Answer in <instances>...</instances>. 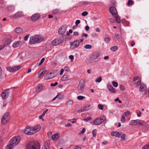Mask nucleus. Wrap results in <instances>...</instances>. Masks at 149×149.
Returning <instances> with one entry per match:
<instances>
[{
  "label": "nucleus",
  "mask_w": 149,
  "mask_h": 149,
  "mask_svg": "<svg viewBox=\"0 0 149 149\" xmlns=\"http://www.w3.org/2000/svg\"><path fill=\"white\" fill-rule=\"evenodd\" d=\"M43 37L41 35H35L31 36L30 37L29 43L30 44L33 45L39 43L44 40Z\"/></svg>",
  "instance_id": "f257e3e1"
},
{
  "label": "nucleus",
  "mask_w": 149,
  "mask_h": 149,
  "mask_svg": "<svg viewBox=\"0 0 149 149\" xmlns=\"http://www.w3.org/2000/svg\"><path fill=\"white\" fill-rule=\"evenodd\" d=\"M26 148V149H40V144L37 141H31L27 144Z\"/></svg>",
  "instance_id": "f03ea898"
},
{
  "label": "nucleus",
  "mask_w": 149,
  "mask_h": 149,
  "mask_svg": "<svg viewBox=\"0 0 149 149\" xmlns=\"http://www.w3.org/2000/svg\"><path fill=\"white\" fill-rule=\"evenodd\" d=\"M129 125H141L146 127H147L148 125L146 122L139 119L130 121L129 123Z\"/></svg>",
  "instance_id": "7ed1b4c3"
},
{
  "label": "nucleus",
  "mask_w": 149,
  "mask_h": 149,
  "mask_svg": "<svg viewBox=\"0 0 149 149\" xmlns=\"http://www.w3.org/2000/svg\"><path fill=\"white\" fill-rule=\"evenodd\" d=\"M10 116L9 113L6 112L3 116L1 120V123L3 125H5L9 121Z\"/></svg>",
  "instance_id": "20e7f679"
},
{
  "label": "nucleus",
  "mask_w": 149,
  "mask_h": 149,
  "mask_svg": "<svg viewBox=\"0 0 149 149\" xmlns=\"http://www.w3.org/2000/svg\"><path fill=\"white\" fill-rule=\"evenodd\" d=\"M85 85V82L82 79L79 82L77 87V90L79 93H81L84 91Z\"/></svg>",
  "instance_id": "39448f33"
},
{
  "label": "nucleus",
  "mask_w": 149,
  "mask_h": 149,
  "mask_svg": "<svg viewBox=\"0 0 149 149\" xmlns=\"http://www.w3.org/2000/svg\"><path fill=\"white\" fill-rule=\"evenodd\" d=\"M106 119L104 116H102L100 118H98L95 119L93 122L94 125H98L101 124Z\"/></svg>",
  "instance_id": "423d86ee"
},
{
  "label": "nucleus",
  "mask_w": 149,
  "mask_h": 149,
  "mask_svg": "<svg viewBox=\"0 0 149 149\" xmlns=\"http://www.w3.org/2000/svg\"><path fill=\"white\" fill-rule=\"evenodd\" d=\"M20 140V138L19 136H15L11 139L10 143L13 146H15L19 143Z\"/></svg>",
  "instance_id": "0eeeda50"
},
{
  "label": "nucleus",
  "mask_w": 149,
  "mask_h": 149,
  "mask_svg": "<svg viewBox=\"0 0 149 149\" xmlns=\"http://www.w3.org/2000/svg\"><path fill=\"white\" fill-rule=\"evenodd\" d=\"M57 70H55L49 74H47L44 78L45 80H47L52 79L54 77L57 73Z\"/></svg>",
  "instance_id": "6e6552de"
},
{
  "label": "nucleus",
  "mask_w": 149,
  "mask_h": 149,
  "mask_svg": "<svg viewBox=\"0 0 149 149\" xmlns=\"http://www.w3.org/2000/svg\"><path fill=\"white\" fill-rule=\"evenodd\" d=\"M9 89H6L3 91L1 94V97L3 99L5 100L8 97L10 94Z\"/></svg>",
  "instance_id": "1a4fd4ad"
},
{
  "label": "nucleus",
  "mask_w": 149,
  "mask_h": 149,
  "mask_svg": "<svg viewBox=\"0 0 149 149\" xmlns=\"http://www.w3.org/2000/svg\"><path fill=\"white\" fill-rule=\"evenodd\" d=\"M63 40L62 37L61 38L55 39L51 42V45L53 46L58 45L62 42Z\"/></svg>",
  "instance_id": "9d476101"
},
{
  "label": "nucleus",
  "mask_w": 149,
  "mask_h": 149,
  "mask_svg": "<svg viewBox=\"0 0 149 149\" xmlns=\"http://www.w3.org/2000/svg\"><path fill=\"white\" fill-rule=\"evenodd\" d=\"M139 91L141 92L142 94H146L147 91V88L146 85L143 83L141 84L140 87Z\"/></svg>",
  "instance_id": "9b49d317"
},
{
  "label": "nucleus",
  "mask_w": 149,
  "mask_h": 149,
  "mask_svg": "<svg viewBox=\"0 0 149 149\" xmlns=\"http://www.w3.org/2000/svg\"><path fill=\"white\" fill-rule=\"evenodd\" d=\"M67 28L66 25H63L61 26L59 29L58 33L59 35H63L66 31Z\"/></svg>",
  "instance_id": "f8f14e48"
},
{
  "label": "nucleus",
  "mask_w": 149,
  "mask_h": 149,
  "mask_svg": "<svg viewBox=\"0 0 149 149\" xmlns=\"http://www.w3.org/2000/svg\"><path fill=\"white\" fill-rule=\"evenodd\" d=\"M21 66L17 65L15 66L12 68L8 67L7 68V69L9 72H12L17 71L21 68Z\"/></svg>",
  "instance_id": "ddd939ff"
},
{
  "label": "nucleus",
  "mask_w": 149,
  "mask_h": 149,
  "mask_svg": "<svg viewBox=\"0 0 149 149\" xmlns=\"http://www.w3.org/2000/svg\"><path fill=\"white\" fill-rule=\"evenodd\" d=\"M23 16V14L22 12H19L16 13L15 14L11 15L10 17L13 19H16L22 17Z\"/></svg>",
  "instance_id": "4468645a"
},
{
  "label": "nucleus",
  "mask_w": 149,
  "mask_h": 149,
  "mask_svg": "<svg viewBox=\"0 0 149 149\" xmlns=\"http://www.w3.org/2000/svg\"><path fill=\"white\" fill-rule=\"evenodd\" d=\"M91 105H86L85 106L83 107L81 109L78 110V111L79 112H82L87 111L91 109Z\"/></svg>",
  "instance_id": "2eb2a0df"
},
{
  "label": "nucleus",
  "mask_w": 149,
  "mask_h": 149,
  "mask_svg": "<svg viewBox=\"0 0 149 149\" xmlns=\"http://www.w3.org/2000/svg\"><path fill=\"white\" fill-rule=\"evenodd\" d=\"M133 80L134 82V84L137 86L139 85L141 83V79L137 76L134 77Z\"/></svg>",
  "instance_id": "dca6fc26"
},
{
  "label": "nucleus",
  "mask_w": 149,
  "mask_h": 149,
  "mask_svg": "<svg viewBox=\"0 0 149 149\" xmlns=\"http://www.w3.org/2000/svg\"><path fill=\"white\" fill-rule=\"evenodd\" d=\"M24 132L26 134L28 135L33 134L32 128L26 127L24 129Z\"/></svg>",
  "instance_id": "f3484780"
},
{
  "label": "nucleus",
  "mask_w": 149,
  "mask_h": 149,
  "mask_svg": "<svg viewBox=\"0 0 149 149\" xmlns=\"http://www.w3.org/2000/svg\"><path fill=\"white\" fill-rule=\"evenodd\" d=\"M80 44L79 41L78 40L74 41L71 44V47L74 49L77 47Z\"/></svg>",
  "instance_id": "a211bd4d"
},
{
  "label": "nucleus",
  "mask_w": 149,
  "mask_h": 149,
  "mask_svg": "<svg viewBox=\"0 0 149 149\" xmlns=\"http://www.w3.org/2000/svg\"><path fill=\"white\" fill-rule=\"evenodd\" d=\"M40 15L39 14H36L31 16V19L33 22H35L40 18Z\"/></svg>",
  "instance_id": "6ab92c4d"
},
{
  "label": "nucleus",
  "mask_w": 149,
  "mask_h": 149,
  "mask_svg": "<svg viewBox=\"0 0 149 149\" xmlns=\"http://www.w3.org/2000/svg\"><path fill=\"white\" fill-rule=\"evenodd\" d=\"M109 10L110 13L112 15H115L117 13L116 9L114 7L112 6L109 9Z\"/></svg>",
  "instance_id": "aec40b11"
},
{
  "label": "nucleus",
  "mask_w": 149,
  "mask_h": 149,
  "mask_svg": "<svg viewBox=\"0 0 149 149\" xmlns=\"http://www.w3.org/2000/svg\"><path fill=\"white\" fill-rule=\"evenodd\" d=\"M41 129V127L40 125H37L33 128H32L33 134L36 133L37 132L39 131Z\"/></svg>",
  "instance_id": "412c9836"
},
{
  "label": "nucleus",
  "mask_w": 149,
  "mask_h": 149,
  "mask_svg": "<svg viewBox=\"0 0 149 149\" xmlns=\"http://www.w3.org/2000/svg\"><path fill=\"white\" fill-rule=\"evenodd\" d=\"M108 88L109 91L113 93H115L116 92L115 88L110 85L108 86Z\"/></svg>",
  "instance_id": "4be33fe9"
},
{
  "label": "nucleus",
  "mask_w": 149,
  "mask_h": 149,
  "mask_svg": "<svg viewBox=\"0 0 149 149\" xmlns=\"http://www.w3.org/2000/svg\"><path fill=\"white\" fill-rule=\"evenodd\" d=\"M15 32L18 34H22L23 33L22 29L20 27L16 28L15 29Z\"/></svg>",
  "instance_id": "5701e85b"
},
{
  "label": "nucleus",
  "mask_w": 149,
  "mask_h": 149,
  "mask_svg": "<svg viewBox=\"0 0 149 149\" xmlns=\"http://www.w3.org/2000/svg\"><path fill=\"white\" fill-rule=\"evenodd\" d=\"M59 134L58 133H56L54 134L52 136V139L54 141L56 140L58 138Z\"/></svg>",
  "instance_id": "b1692460"
},
{
  "label": "nucleus",
  "mask_w": 149,
  "mask_h": 149,
  "mask_svg": "<svg viewBox=\"0 0 149 149\" xmlns=\"http://www.w3.org/2000/svg\"><path fill=\"white\" fill-rule=\"evenodd\" d=\"M99 56V54L98 53H94L92 55L91 58L93 59L94 60L97 59Z\"/></svg>",
  "instance_id": "393cba45"
},
{
  "label": "nucleus",
  "mask_w": 149,
  "mask_h": 149,
  "mask_svg": "<svg viewBox=\"0 0 149 149\" xmlns=\"http://www.w3.org/2000/svg\"><path fill=\"white\" fill-rule=\"evenodd\" d=\"M45 72V70L42 69L41 70L38 72V74L39 75L38 77H40L44 75Z\"/></svg>",
  "instance_id": "a878e982"
},
{
  "label": "nucleus",
  "mask_w": 149,
  "mask_h": 149,
  "mask_svg": "<svg viewBox=\"0 0 149 149\" xmlns=\"http://www.w3.org/2000/svg\"><path fill=\"white\" fill-rule=\"evenodd\" d=\"M7 9L10 12H13L15 10L14 7L12 6H8Z\"/></svg>",
  "instance_id": "bb28decb"
},
{
  "label": "nucleus",
  "mask_w": 149,
  "mask_h": 149,
  "mask_svg": "<svg viewBox=\"0 0 149 149\" xmlns=\"http://www.w3.org/2000/svg\"><path fill=\"white\" fill-rule=\"evenodd\" d=\"M19 45V41H17L14 42L13 45V47L16 48L18 47Z\"/></svg>",
  "instance_id": "cd10ccee"
},
{
  "label": "nucleus",
  "mask_w": 149,
  "mask_h": 149,
  "mask_svg": "<svg viewBox=\"0 0 149 149\" xmlns=\"http://www.w3.org/2000/svg\"><path fill=\"white\" fill-rule=\"evenodd\" d=\"M13 147L14 146L10 143L9 144L6 146L5 149H13Z\"/></svg>",
  "instance_id": "c85d7f7f"
},
{
  "label": "nucleus",
  "mask_w": 149,
  "mask_h": 149,
  "mask_svg": "<svg viewBox=\"0 0 149 149\" xmlns=\"http://www.w3.org/2000/svg\"><path fill=\"white\" fill-rule=\"evenodd\" d=\"M69 78V76L68 75H64L62 77V81H65Z\"/></svg>",
  "instance_id": "c756f323"
},
{
  "label": "nucleus",
  "mask_w": 149,
  "mask_h": 149,
  "mask_svg": "<svg viewBox=\"0 0 149 149\" xmlns=\"http://www.w3.org/2000/svg\"><path fill=\"white\" fill-rule=\"evenodd\" d=\"M118 48V47L117 46H114L113 47H111L110 49L113 52H114Z\"/></svg>",
  "instance_id": "7c9ffc66"
},
{
  "label": "nucleus",
  "mask_w": 149,
  "mask_h": 149,
  "mask_svg": "<svg viewBox=\"0 0 149 149\" xmlns=\"http://www.w3.org/2000/svg\"><path fill=\"white\" fill-rule=\"evenodd\" d=\"M92 47L91 45L88 44L84 46V48L86 49H91Z\"/></svg>",
  "instance_id": "2f4dec72"
},
{
  "label": "nucleus",
  "mask_w": 149,
  "mask_h": 149,
  "mask_svg": "<svg viewBox=\"0 0 149 149\" xmlns=\"http://www.w3.org/2000/svg\"><path fill=\"white\" fill-rule=\"evenodd\" d=\"M49 144L48 143H45L44 146V149H49Z\"/></svg>",
  "instance_id": "473e14b6"
},
{
  "label": "nucleus",
  "mask_w": 149,
  "mask_h": 149,
  "mask_svg": "<svg viewBox=\"0 0 149 149\" xmlns=\"http://www.w3.org/2000/svg\"><path fill=\"white\" fill-rule=\"evenodd\" d=\"M120 36L119 34L117 33L115 34L114 36V39L115 40H118L120 38Z\"/></svg>",
  "instance_id": "72a5a7b5"
},
{
  "label": "nucleus",
  "mask_w": 149,
  "mask_h": 149,
  "mask_svg": "<svg viewBox=\"0 0 149 149\" xmlns=\"http://www.w3.org/2000/svg\"><path fill=\"white\" fill-rule=\"evenodd\" d=\"M120 120L121 122L122 123H124L125 122V120L124 115H123L122 116Z\"/></svg>",
  "instance_id": "f704fd0d"
},
{
  "label": "nucleus",
  "mask_w": 149,
  "mask_h": 149,
  "mask_svg": "<svg viewBox=\"0 0 149 149\" xmlns=\"http://www.w3.org/2000/svg\"><path fill=\"white\" fill-rule=\"evenodd\" d=\"M102 78L101 77H99L97 78L95 80V82L99 83L101 81Z\"/></svg>",
  "instance_id": "c9c22d12"
},
{
  "label": "nucleus",
  "mask_w": 149,
  "mask_h": 149,
  "mask_svg": "<svg viewBox=\"0 0 149 149\" xmlns=\"http://www.w3.org/2000/svg\"><path fill=\"white\" fill-rule=\"evenodd\" d=\"M110 38L109 37H107L104 39V41L106 43H109L110 40Z\"/></svg>",
  "instance_id": "e433bc0d"
},
{
  "label": "nucleus",
  "mask_w": 149,
  "mask_h": 149,
  "mask_svg": "<svg viewBox=\"0 0 149 149\" xmlns=\"http://www.w3.org/2000/svg\"><path fill=\"white\" fill-rule=\"evenodd\" d=\"M122 133L121 132H116V134L115 136L119 138H120Z\"/></svg>",
  "instance_id": "4c0bfd02"
},
{
  "label": "nucleus",
  "mask_w": 149,
  "mask_h": 149,
  "mask_svg": "<svg viewBox=\"0 0 149 149\" xmlns=\"http://www.w3.org/2000/svg\"><path fill=\"white\" fill-rule=\"evenodd\" d=\"M85 98V97L82 96H79L77 97V99L79 100H82Z\"/></svg>",
  "instance_id": "58836bf2"
},
{
  "label": "nucleus",
  "mask_w": 149,
  "mask_h": 149,
  "mask_svg": "<svg viewBox=\"0 0 149 149\" xmlns=\"http://www.w3.org/2000/svg\"><path fill=\"white\" fill-rule=\"evenodd\" d=\"M59 10L58 9H56L53 10V13L54 14H56L58 13L59 11Z\"/></svg>",
  "instance_id": "ea45409f"
},
{
  "label": "nucleus",
  "mask_w": 149,
  "mask_h": 149,
  "mask_svg": "<svg viewBox=\"0 0 149 149\" xmlns=\"http://www.w3.org/2000/svg\"><path fill=\"white\" fill-rule=\"evenodd\" d=\"M142 149H149V144L144 146L142 148Z\"/></svg>",
  "instance_id": "a19ab883"
},
{
  "label": "nucleus",
  "mask_w": 149,
  "mask_h": 149,
  "mask_svg": "<svg viewBox=\"0 0 149 149\" xmlns=\"http://www.w3.org/2000/svg\"><path fill=\"white\" fill-rule=\"evenodd\" d=\"M96 132L97 130L96 129H94L93 130L92 133L93 137H95L96 136Z\"/></svg>",
  "instance_id": "79ce46f5"
},
{
  "label": "nucleus",
  "mask_w": 149,
  "mask_h": 149,
  "mask_svg": "<svg viewBox=\"0 0 149 149\" xmlns=\"http://www.w3.org/2000/svg\"><path fill=\"white\" fill-rule=\"evenodd\" d=\"M133 1L132 0H129L128 1L127 5L128 6H130L133 4Z\"/></svg>",
  "instance_id": "37998d69"
},
{
  "label": "nucleus",
  "mask_w": 149,
  "mask_h": 149,
  "mask_svg": "<svg viewBox=\"0 0 149 149\" xmlns=\"http://www.w3.org/2000/svg\"><path fill=\"white\" fill-rule=\"evenodd\" d=\"M91 119V118L90 117H88L86 118H84L83 119V120L86 121L88 122Z\"/></svg>",
  "instance_id": "c03bdc74"
},
{
  "label": "nucleus",
  "mask_w": 149,
  "mask_h": 149,
  "mask_svg": "<svg viewBox=\"0 0 149 149\" xmlns=\"http://www.w3.org/2000/svg\"><path fill=\"white\" fill-rule=\"evenodd\" d=\"M42 86L41 85H38L37 86V90L40 91V90H42Z\"/></svg>",
  "instance_id": "a18cd8bd"
},
{
  "label": "nucleus",
  "mask_w": 149,
  "mask_h": 149,
  "mask_svg": "<svg viewBox=\"0 0 149 149\" xmlns=\"http://www.w3.org/2000/svg\"><path fill=\"white\" fill-rule=\"evenodd\" d=\"M112 84L113 86L114 87H116L118 86V83L115 81H113L112 82Z\"/></svg>",
  "instance_id": "49530a36"
},
{
  "label": "nucleus",
  "mask_w": 149,
  "mask_h": 149,
  "mask_svg": "<svg viewBox=\"0 0 149 149\" xmlns=\"http://www.w3.org/2000/svg\"><path fill=\"white\" fill-rule=\"evenodd\" d=\"M73 103V101L72 100H69L66 102V104L69 105H72Z\"/></svg>",
  "instance_id": "de8ad7c7"
},
{
  "label": "nucleus",
  "mask_w": 149,
  "mask_h": 149,
  "mask_svg": "<svg viewBox=\"0 0 149 149\" xmlns=\"http://www.w3.org/2000/svg\"><path fill=\"white\" fill-rule=\"evenodd\" d=\"M116 19L118 23H120V18L118 16H117L116 17Z\"/></svg>",
  "instance_id": "09e8293b"
},
{
  "label": "nucleus",
  "mask_w": 149,
  "mask_h": 149,
  "mask_svg": "<svg viewBox=\"0 0 149 149\" xmlns=\"http://www.w3.org/2000/svg\"><path fill=\"white\" fill-rule=\"evenodd\" d=\"M126 136V135L125 134H121L120 138H121L122 140H124L125 139Z\"/></svg>",
  "instance_id": "8fccbe9b"
},
{
  "label": "nucleus",
  "mask_w": 149,
  "mask_h": 149,
  "mask_svg": "<svg viewBox=\"0 0 149 149\" xmlns=\"http://www.w3.org/2000/svg\"><path fill=\"white\" fill-rule=\"evenodd\" d=\"M103 105L102 104H99L98 105V107L101 110H103Z\"/></svg>",
  "instance_id": "3c124183"
},
{
  "label": "nucleus",
  "mask_w": 149,
  "mask_h": 149,
  "mask_svg": "<svg viewBox=\"0 0 149 149\" xmlns=\"http://www.w3.org/2000/svg\"><path fill=\"white\" fill-rule=\"evenodd\" d=\"M88 13L87 12L84 11L82 13H81V15L83 16H85L88 15Z\"/></svg>",
  "instance_id": "603ef678"
},
{
  "label": "nucleus",
  "mask_w": 149,
  "mask_h": 149,
  "mask_svg": "<svg viewBox=\"0 0 149 149\" xmlns=\"http://www.w3.org/2000/svg\"><path fill=\"white\" fill-rule=\"evenodd\" d=\"M30 36L29 34H27L26 35V36L24 37V40L25 41H26L27 40L28 38Z\"/></svg>",
  "instance_id": "864d4df0"
},
{
  "label": "nucleus",
  "mask_w": 149,
  "mask_h": 149,
  "mask_svg": "<svg viewBox=\"0 0 149 149\" xmlns=\"http://www.w3.org/2000/svg\"><path fill=\"white\" fill-rule=\"evenodd\" d=\"M125 116H128L130 115V111H127L124 112Z\"/></svg>",
  "instance_id": "5fc2aeb1"
},
{
  "label": "nucleus",
  "mask_w": 149,
  "mask_h": 149,
  "mask_svg": "<svg viewBox=\"0 0 149 149\" xmlns=\"http://www.w3.org/2000/svg\"><path fill=\"white\" fill-rule=\"evenodd\" d=\"M58 84V83L57 82H55V83L53 84L51 83L50 85L51 86H54L57 85Z\"/></svg>",
  "instance_id": "6e6d98bb"
},
{
  "label": "nucleus",
  "mask_w": 149,
  "mask_h": 149,
  "mask_svg": "<svg viewBox=\"0 0 149 149\" xmlns=\"http://www.w3.org/2000/svg\"><path fill=\"white\" fill-rule=\"evenodd\" d=\"M44 61H45V58H43L40 61L39 64V65H41L42 63Z\"/></svg>",
  "instance_id": "4d7b16f0"
},
{
  "label": "nucleus",
  "mask_w": 149,
  "mask_h": 149,
  "mask_svg": "<svg viewBox=\"0 0 149 149\" xmlns=\"http://www.w3.org/2000/svg\"><path fill=\"white\" fill-rule=\"evenodd\" d=\"M80 23V21L79 20H77L75 22V24L76 26Z\"/></svg>",
  "instance_id": "13d9d810"
},
{
  "label": "nucleus",
  "mask_w": 149,
  "mask_h": 149,
  "mask_svg": "<svg viewBox=\"0 0 149 149\" xmlns=\"http://www.w3.org/2000/svg\"><path fill=\"white\" fill-rule=\"evenodd\" d=\"M119 87L120 89L122 90H123L125 89L124 87L122 85H119Z\"/></svg>",
  "instance_id": "bf43d9fd"
},
{
  "label": "nucleus",
  "mask_w": 149,
  "mask_h": 149,
  "mask_svg": "<svg viewBox=\"0 0 149 149\" xmlns=\"http://www.w3.org/2000/svg\"><path fill=\"white\" fill-rule=\"evenodd\" d=\"M74 57L73 56L71 55L69 56V58L71 60V62H72L74 59Z\"/></svg>",
  "instance_id": "052dcab7"
},
{
  "label": "nucleus",
  "mask_w": 149,
  "mask_h": 149,
  "mask_svg": "<svg viewBox=\"0 0 149 149\" xmlns=\"http://www.w3.org/2000/svg\"><path fill=\"white\" fill-rule=\"evenodd\" d=\"M86 131V129L85 128H83L82 130L80 132V133L81 134H83Z\"/></svg>",
  "instance_id": "680f3d73"
},
{
  "label": "nucleus",
  "mask_w": 149,
  "mask_h": 149,
  "mask_svg": "<svg viewBox=\"0 0 149 149\" xmlns=\"http://www.w3.org/2000/svg\"><path fill=\"white\" fill-rule=\"evenodd\" d=\"M65 70V71L68 72L69 71L70 69L68 67H65L64 68Z\"/></svg>",
  "instance_id": "e2e57ef3"
},
{
  "label": "nucleus",
  "mask_w": 149,
  "mask_h": 149,
  "mask_svg": "<svg viewBox=\"0 0 149 149\" xmlns=\"http://www.w3.org/2000/svg\"><path fill=\"white\" fill-rule=\"evenodd\" d=\"M64 69L63 68L61 69V72L60 73V75H62L63 72H64Z\"/></svg>",
  "instance_id": "0e129e2a"
},
{
  "label": "nucleus",
  "mask_w": 149,
  "mask_h": 149,
  "mask_svg": "<svg viewBox=\"0 0 149 149\" xmlns=\"http://www.w3.org/2000/svg\"><path fill=\"white\" fill-rule=\"evenodd\" d=\"M48 111V109H46V110H45L43 112V113H42V115H43L44 116L45 115V114Z\"/></svg>",
  "instance_id": "69168bd1"
},
{
  "label": "nucleus",
  "mask_w": 149,
  "mask_h": 149,
  "mask_svg": "<svg viewBox=\"0 0 149 149\" xmlns=\"http://www.w3.org/2000/svg\"><path fill=\"white\" fill-rule=\"evenodd\" d=\"M109 21L110 22H111L112 23H113L115 22V20L114 19L112 18H110L109 19Z\"/></svg>",
  "instance_id": "338daca9"
},
{
  "label": "nucleus",
  "mask_w": 149,
  "mask_h": 149,
  "mask_svg": "<svg viewBox=\"0 0 149 149\" xmlns=\"http://www.w3.org/2000/svg\"><path fill=\"white\" fill-rule=\"evenodd\" d=\"M90 28L88 26H86L85 28L86 30L87 31H88Z\"/></svg>",
  "instance_id": "774afa93"
}]
</instances>
